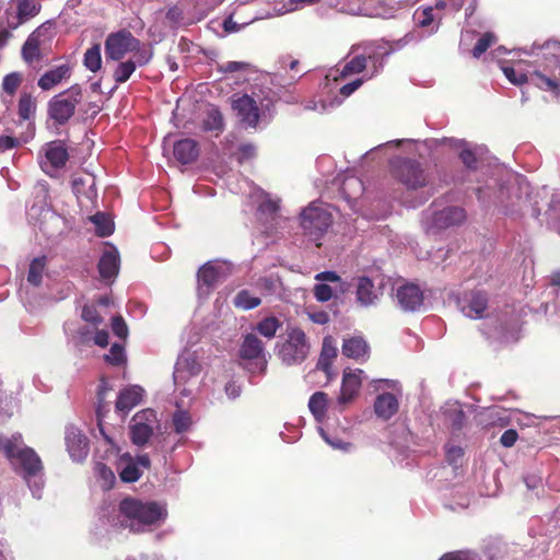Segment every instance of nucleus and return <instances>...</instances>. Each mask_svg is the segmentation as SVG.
<instances>
[{"label":"nucleus","mask_w":560,"mask_h":560,"mask_svg":"<svg viewBox=\"0 0 560 560\" xmlns=\"http://www.w3.org/2000/svg\"><path fill=\"white\" fill-rule=\"evenodd\" d=\"M240 359L242 365L250 374L262 375L268 365V355L265 343L254 332L246 334L240 346Z\"/></svg>","instance_id":"39448f33"},{"label":"nucleus","mask_w":560,"mask_h":560,"mask_svg":"<svg viewBox=\"0 0 560 560\" xmlns=\"http://www.w3.org/2000/svg\"><path fill=\"white\" fill-rule=\"evenodd\" d=\"M19 144V140L11 136L0 137V151L4 152L15 148Z\"/></svg>","instance_id":"69168bd1"},{"label":"nucleus","mask_w":560,"mask_h":560,"mask_svg":"<svg viewBox=\"0 0 560 560\" xmlns=\"http://www.w3.org/2000/svg\"><path fill=\"white\" fill-rule=\"evenodd\" d=\"M47 257L39 256L34 258L28 267L27 272V282L34 287H38L42 284L43 277L46 270Z\"/></svg>","instance_id":"e433bc0d"},{"label":"nucleus","mask_w":560,"mask_h":560,"mask_svg":"<svg viewBox=\"0 0 560 560\" xmlns=\"http://www.w3.org/2000/svg\"><path fill=\"white\" fill-rule=\"evenodd\" d=\"M395 301L404 312H419L423 307L424 294L415 283H405L396 289Z\"/></svg>","instance_id":"dca6fc26"},{"label":"nucleus","mask_w":560,"mask_h":560,"mask_svg":"<svg viewBox=\"0 0 560 560\" xmlns=\"http://www.w3.org/2000/svg\"><path fill=\"white\" fill-rule=\"evenodd\" d=\"M233 272V264L226 260L206 262L198 271V295L208 298L215 285Z\"/></svg>","instance_id":"6e6552de"},{"label":"nucleus","mask_w":560,"mask_h":560,"mask_svg":"<svg viewBox=\"0 0 560 560\" xmlns=\"http://www.w3.org/2000/svg\"><path fill=\"white\" fill-rule=\"evenodd\" d=\"M549 212L551 218L557 220V231L560 234V191L552 196Z\"/></svg>","instance_id":"6e6d98bb"},{"label":"nucleus","mask_w":560,"mask_h":560,"mask_svg":"<svg viewBox=\"0 0 560 560\" xmlns=\"http://www.w3.org/2000/svg\"><path fill=\"white\" fill-rule=\"evenodd\" d=\"M369 347L360 337H353L343 341L342 353L351 359L360 360L368 355Z\"/></svg>","instance_id":"473e14b6"},{"label":"nucleus","mask_w":560,"mask_h":560,"mask_svg":"<svg viewBox=\"0 0 560 560\" xmlns=\"http://www.w3.org/2000/svg\"><path fill=\"white\" fill-rule=\"evenodd\" d=\"M156 421V413L152 409L148 408L137 412L129 424L131 442L137 446L145 445L153 434Z\"/></svg>","instance_id":"f8f14e48"},{"label":"nucleus","mask_w":560,"mask_h":560,"mask_svg":"<svg viewBox=\"0 0 560 560\" xmlns=\"http://www.w3.org/2000/svg\"><path fill=\"white\" fill-rule=\"evenodd\" d=\"M144 390L139 385H130L119 392L116 400V410L128 413L142 400Z\"/></svg>","instance_id":"393cba45"},{"label":"nucleus","mask_w":560,"mask_h":560,"mask_svg":"<svg viewBox=\"0 0 560 560\" xmlns=\"http://www.w3.org/2000/svg\"><path fill=\"white\" fill-rule=\"evenodd\" d=\"M481 330L485 331V334H487L489 338H498L503 342H509L511 340H513V341L517 340V337H515L514 335H512L510 337L505 332V331H508V328L505 326H503L502 324L500 325V327H495V329H494V331H499L498 334L497 332H493V334L487 332L488 330L486 328H482Z\"/></svg>","instance_id":"13d9d810"},{"label":"nucleus","mask_w":560,"mask_h":560,"mask_svg":"<svg viewBox=\"0 0 560 560\" xmlns=\"http://www.w3.org/2000/svg\"><path fill=\"white\" fill-rule=\"evenodd\" d=\"M332 223L329 207L323 202L313 201L300 214V225L304 236L317 247Z\"/></svg>","instance_id":"7ed1b4c3"},{"label":"nucleus","mask_w":560,"mask_h":560,"mask_svg":"<svg viewBox=\"0 0 560 560\" xmlns=\"http://www.w3.org/2000/svg\"><path fill=\"white\" fill-rule=\"evenodd\" d=\"M112 330L119 338H126L128 327L121 316H114L112 320Z\"/></svg>","instance_id":"4d7b16f0"},{"label":"nucleus","mask_w":560,"mask_h":560,"mask_svg":"<svg viewBox=\"0 0 560 560\" xmlns=\"http://www.w3.org/2000/svg\"><path fill=\"white\" fill-rule=\"evenodd\" d=\"M357 302L364 307L374 305L381 292L375 288L373 281L368 277H359L357 280Z\"/></svg>","instance_id":"a878e982"},{"label":"nucleus","mask_w":560,"mask_h":560,"mask_svg":"<svg viewBox=\"0 0 560 560\" xmlns=\"http://www.w3.org/2000/svg\"><path fill=\"white\" fill-rule=\"evenodd\" d=\"M501 69L506 79L514 85H521L529 81L540 90L550 91L556 95L559 94L560 89L558 81L544 75L539 71H535L529 77H527L524 72L517 71L513 67H510L508 65H502Z\"/></svg>","instance_id":"ddd939ff"},{"label":"nucleus","mask_w":560,"mask_h":560,"mask_svg":"<svg viewBox=\"0 0 560 560\" xmlns=\"http://www.w3.org/2000/svg\"><path fill=\"white\" fill-rule=\"evenodd\" d=\"M82 97V89L78 84L55 95L48 102V117L57 125H65L74 115L75 107L81 103Z\"/></svg>","instance_id":"0eeeda50"},{"label":"nucleus","mask_w":560,"mask_h":560,"mask_svg":"<svg viewBox=\"0 0 560 560\" xmlns=\"http://www.w3.org/2000/svg\"><path fill=\"white\" fill-rule=\"evenodd\" d=\"M495 42V37L491 33H485L477 42L472 49V56L480 58L483 52Z\"/></svg>","instance_id":"8fccbe9b"},{"label":"nucleus","mask_w":560,"mask_h":560,"mask_svg":"<svg viewBox=\"0 0 560 560\" xmlns=\"http://www.w3.org/2000/svg\"><path fill=\"white\" fill-rule=\"evenodd\" d=\"M22 83V75L19 72H11L2 80V91L13 96Z\"/></svg>","instance_id":"49530a36"},{"label":"nucleus","mask_w":560,"mask_h":560,"mask_svg":"<svg viewBox=\"0 0 560 560\" xmlns=\"http://www.w3.org/2000/svg\"><path fill=\"white\" fill-rule=\"evenodd\" d=\"M72 188L79 198L84 196L89 200H92L96 197L95 179L91 175L75 177L72 182Z\"/></svg>","instance_id":"72a5a7b5"},{"label":"nucleus","mask_w":560,"mask_h":560,"mask_svg":"<svg viewBox=\"0 0 560 560\" xmlns=\"http://www.w3.org/2000/svg\"><path fill=\"white\" fill-rule=\"evenodd\" d=\"M140 40L131 32L120 30L110 33L105 39V55L107 59L119 61L127 54L138 51Z\"/></svg>","instance_id":"9b49d317"},{"label":"nucleus","mask_w":560,"mask_h":560,"mask_svg":"<svg viewBox=\"0 0 560 560\" xmlns=\"http://www.w3.org/2000/svg\"><path fill=\"white\" fill-rule=\"evenodd\" d=\"M71 74V68L67 65H60L56 68L46 71L39 79H38V86L44 91H49L57 84H59L62 80H66Z\"/></svg>","instance_id":"c85d7f7f"},{"label":"nucleus","mask_w":560,"mask_h":560,"mask_svg":"<svg viewBox=\"0 0 560 560\" xmlns=\"http://www.w3.org/2000/svg\"><path fill=\"white\" fill-rule=\"evenodd\" d=\"M166 516V509L156 502L126 498L119 503L114 525L128 528L132 533H143L163 523Z\"/></svg>","instance_id":"f03ea898"},{"label":"nucleus","mask_w":560,"mask_h":560,"mask_svg":"<svg viewBox=\"0 0 560 560\" xmlns=\"http://www.w3.org/2000/svg\"><path fill=\"white\" fill-rule=\"evenodd\" d=\"M119 253L110 246L104 250L98 261V271L104 280L115 278L119 271Z\"/></svg>","instance_id":"bb28decb"},{"label":"nucleus","mask_w":560,"mask_h":560,"mask_svg":"<svg viewBox=\"0 0 560 560\" xmlns=\"http://www.w3.org/2000/svg\"><path fill=\"white\" fill-rule=\"evenodd\" d=\"M135 52H136V56H135L136 59L133 61H136L137 67L145 66L147 63L150 62V60L153 57L152 50L141 49V46L139 47V50L135 51Z\"/></svg>","instance_id":"680f3d73"},{"label":"nucleus","mask_w":560,"mask_h":560,"mask_svg":"<svg viewBox=\"0 0 560 560\" xmlns=\"http://www.w3.org/2000/svg\"><path fill=\"white\" fill-rule=\"evenodd\" d=\"M233 109L237 113V116L243 125L246 127H256L259 118L260 112L256 104V101L248 96L242 95L233 101Z\"/></svg>","instance_id":"5701e85b"},{"label":"nucleus","mask_w":560,"mask_h":560,"mask_svg":"<svg viewBox=\"0 0 560 560\" xmlns=\"http://www.w3.org/2000/svg\"><path fill=\"white\" fill-rule=\"evenodd\" d=\"M83 320L91 323L95 326L103 323V318L98 315L95 305H85L82 310Z\"/></svg>","instance_id":"864d4df0"},{"label":"nucleus","mask_w":560,"mask_h":560,"mask_svg":"<svg viewBox=\"0 0 560 560\" xmlns=\"http://www.w3.org/2000/svg\"><path fill=\"white\" fill-rule=\"evenodd\" d=\"M314 295L319 302H327L332 296L331 288L326 283H317L314 287Z\"/></svg>","instance_id":"5fc2aeb1"},{"label":"nucleus","mask_w":560,"mask_h":560,"mask_svg":"<svg viewBox=\"0 0 560 560\" xmlns=\"http://www.w3.org/2000/svg\"><path fill=\"white\" fill-rule=\"evenodd\" d=\"M206 131L221 132L223 130V117L217 107L208 108L202 122Z\"/></svg>","instance_id":"79ce46f5"},{"label":"nucleus","mask_w":560,"mask_h":560,"mask_svg":"<svg viewBox=\"0 0 560 560\" xmlns=\"http://www.w3.org/2000/svg\"><path fill=\"white\" fill-rule=\"evenodd\" d=\"M336 355L337 347L335 340L330 336L325 337L323 340L322 352L318 359V368L325 372H328Z\"/></svg>","instance_id":"c9c22d12"},{"label":"nucleus","mask_w":560,"mask_h":560,"mask_svg":"<svg viewBox=\"0 0 560 560\" xmlns=\"http://www.w3.org/2000/svg\"><path fill=\"white\" fill-rule=\"evenodd\" d=\"M456 305L466 317L478 319L488 307V295L480 290L465 291L456 298Z\"/></svg>","instance_id":"4468645a"},{"label":"nucleus","mask_w":560,"mask_h":560,"mask_svg":"<svg viewBox=\"0 0 560 560\" xmlns=\"http://www.w3.org/2000/svg\"><path fill=\"white\" fill-rule=\"evenodd\" d=\"M319 2V0H288L287 3H284V12H293L300 9H303L304 7L312 5Z\"/></svg>","instance_id":"bf43d9fd"},{"label":"nucleus","mask_w":560,"mask_h":560,"mask_svg":"<svg viewBox=\"0 0 560 560\" xmlns=\"http://www.w3.org/2000/svg\"><path fill=\"white\" fill-rule=\"evenodd\" d=\"M249 67L248 63L243 61H228L220 66V71L222 72H236L240 70H245Z\"/></svg>","instance_id":"052dcab7"},{"label":"nucleus","mask_w":560,"mask_h":560,"mask_svg":"<svg viewBox=\"0 0 560 560\" xmlns=\"http://www.w3.org/2000/svg\"><path fill=\"white\" fill-rule=\"evenodd\" d=\"M90 221L94 224L96 234L101 237L109 236L114 232L113 220L104 212H97L90 217Z\"/></svg>","instance_id":"58836bf2"},{"label":"nucleus","mask_w":560,"mask_h":560,"mask_svg":"<svg viewBox=\"0 0 560 560\" xmlns=\"http://www.w3.org/2000/svg\"><path fill=\"white\" fill-rule=\"evenodd\" d=\"M398 399L389 393L378 395L374 401L375 415L383 420L390 419L398 411Z\"/></svg>","instance_id":"c756f323"},{"label":"nucleus","mask_w":560,"mask_h":560,"mask_svg":"<svg viewBox=\"0 0 560 560\" xmlns=\"http://www.w3.org/2000/svg\"><path fill=\"white\" fill-rule=\"evenodd\" d=\"M363 83V79H355L350 83H347L340 88V94L342 95V98L340 100H334L329 106H338L342 103V100L350 96L354 91H357Z\"/></svg>","instance_id":"603ef678"},{"label":"nucleus","mask_w":560,"mask_h":560,"mask_svg":"<svg viewBox=\"0 0 560 560\" xmlns=\"http://www.w3.org/2000/svg\"><path fill=\"white\" fill-rule=\"evenodd\" d=\"M173 425L177 433H184L188 431L191 425V418L188 412L184 410H177L173 415Z\"/></svg>","instance_id":"de8ad7c7"},{"label":"nucleus","mask_w":560,"mask_h":560,"mask_svg":"<svg viewBox=\"0 0 560 560\" xmlns=\"http://www.w3.org/2000/svg\"><path fill=\"white\" fill-rule=\"evenodd\" d=\"M392 174L408 189L425 185L427 178L419 162L399 156L389 160Z\"/></svg>","instance_id":"1a4fd4ad"},{"label":"nucleus","mask_w":560,"mask_h":560,"mask_svg":"<svg viewBox=\"0 0 560 560\" xmlns=\"http://www.w3.org/2000/svg\"><path fill=\"white\" fill-rule=\"evenodd\" d=\"M136 69L137 63L133 59L119 62L114 71V79L116 83L121 84L127 82Z\"/></svg>","instance_id":"c03bdc74"},{"label":"nucleus","mask_w":560,"mask_h":560,"mask_svg":"<svg viewBox=\"0 0 560 560\" xmlns=\"http://www.w3.org/2000/svg\"><path fill=\"white\" fill-rule=\"evenodd\" d=\"M433 20H434L433 9L425 8L421 12V15L418 18V23L420 26L424 27V26H429L433 22Z\"/></svg>","instance_id":"774afa93"},{"label":"nucleus","mask_w":560,"mask_h":560,"mask_svg":"<svg viewBox=\"0 0 560 560\" xmlns=\"http://www.w3.org/2000/svg\"><path fill=\"white\" fill-rule=\"evenodd\" d=\"M252 198L258 203L259 218L266 221H275L278 218L280 210V198L271 196L270 194L261 190L260 188H254L252 191Z\"/></svg>","instance_id":"4be33fe9"},{"label":"nucleus","mask_w":560,"mask_h":560,"mask_svg":"<svg viewBox=\"0 0 560 560\" xmlns=\"http://www.w3.org/2000/svg\"><path fill=\"white\" fill-rule=\"evenodd\" d=\"M45 159L42 160L40 165L45 173L55 175L62 168L68 159V150L62 141H51L45 147Z\"/></svg>","instance_id":"f3484780"},{"label":"nucleus","mask_w":560,"mask_h":560,"mask_svg":"<svg viewBox=\"0 0 560 560\" xmlns=\"http://www.w3.org/2000/svg\"><path fill=\"white\" fill-rule=\"evenodd\" d=\"M201 366L197 357L189 350L183 351L176 361L173 377L176 388L183 397H189L195 389V378L199 375Z\"/></svg>","instance_id":"423d86ee"},{"label":"nucleus","mask_w":560,"mask_h":560,"mask_svg":"<svg viewBox=\"0 0 560 560\" xmlns=\"http://www.w3.org/2000/svg\"><path fill=\"white\" fill-rule=\"evenodd\" d=\"M281 326L282 323L278 317L267 316L256 324L254 330L266 339L271 340L276 337Z\"/></svg>","instance_id":"f704fd0d"},{"label":"nucleus","mask_w":560,"mask_h":560,"mask_svg":"<svg viewBox=\"0 0 560 560\" xmlns=\"http://www.w3.org/2000/svg\"><path fill=\"white\" fill-rule=\"evenodd\" d=\"M14 2L15 10H5V24L11 30H16L40 10V5L35 0H14Z\"/></svg>","instance_id":"a211bd4d"},{"label":"nucleus","mask_w":560,"mask_h":560,"mask_svg":"<svg viewBox=\"0 0 560 560\" xmlns=\"http://www.w3.org/2000/svg\"><path fill=\"white\" fill-rule=\"evenodd\" d=\"M173 152L178 162L189 164L198 158V143L192 139H182L174 144Z\"/></svg>","instance_id":"7c9ffc66"},{"label":"nucleus","mask_w":560,"mask_h":560,"mask_svg":"<svg viewBox=\"0 0 560 560\" xmlns=\"http://www.w3.org/2000/svg\"><path fill=\"white\" fill-rule=\"evenodd\" d=\"M261 300L260 298L252 294L248 290L244 289L237 292V294L233 299V304L235 307L243 310V311H249L258 305H260Z\"/></svg>","instance_id":"ea45409f"},{"label":"nucleus","mask_w":560,"mask_h":560,"mask_svg":"<svg viewBox=\"0 0 560 560\" xmlns=\"http://www.w3.org/2000/svg\"><path fill=\"white\" fill-rule=\"evenodd\" d=\"M308 408L316 421L322 422L327 410V394L324 392L314 393L308 400Z\"/></svg>","instance_id":"4c0bfd02"},{"label":"nucleus","mask_w":560,"mask_h":560,"mask_svg":"<svg viewBox=\"0 0 560 560\" xmlns=\"http://www.w3.org/2000/svg\"><path fill=\"white\" fill-rule=\"evenodd\" d=\"M150 464L147 454L140 455L136 459H132L129 454H124L118 465L120 479L125 482L137 481L142 475V469H148Z\"/></svg>","instance_id":"6ab92c4d"},{"label":"nucleus","mask_w":560,"mask_h":560,"mask_svg":"<svg viewBox=\"0 0 560 560\" xmlns=\"http://www.w3.org/2000/svg\"><path fill=\"white\" fill-rule=\"evenodd\" d=\"M65 441L72 460L82 462L88 457L89 440L77 427L68 425L66 428Z\"/></svg>","instance_id":"aec40b11"},{"label":"nucleus","mask_w":560,"mask_h":560,"mask_svg":"<svg viewBox=\"0 0 560 560\" xmlns=\"http://www.w3.org/2000/svg\"><path fill=\"white\" fill-rule=\"evenodd\" d=\"M494 186L477 188L478 199L486 206H493L500 213L513 219L526 213L538 218L540 210L532 197L529 183L521 175L512 174L497 189Z\"/></svg>","instance_id":"f257e3e1"},{"label":"nucleus","mask_w":560,"mask_h":560,"mask_svg":"<svg viewBox=\"0 0 560 560\" xmlns=\"http://www.w3.org/2000/svg\"><path fill=\"white\" fill-rule=\"evenodd\" d=\"M43 33V27L34 31L22 47V57L27 63H32L40 58V40L39 37Z\"/></svg>","instance_id":"2f4dec72"},{"label":"nucleus","mask_w":560,"mask_h":560,"mask_svg":"<svg viewBox=\"0 0 560 560\" xmlns=\"http://www.w3.org/2000/svg\"><path fill=\"white\" fill-rule=\"evenodd\" d=\"M466 218L464 209L459 207H446L440 211L429 210L423 217V226L429 234H435L441 230L458 225Z\"/></svg>","instance_id":"9d476101"},{"label":"nucleus","mask_w":560,"mask_h":560,"mask_svg":"<svg viewBox=\"0 0 560 560\" xmlns=\"http://www.w3.org/2000/svg\"><path fill=\"white\" fill-rule=\"evenodd\" d=\"M366 67V59L363 56V54H359L355 57H353L350 61H348L342 70L341 75L346 77L353 73H360L363 69Z\"/></svg>","instance_id":"a18cd8bd"},{"label":"nucleus","mask_w":560,"mask_h":560,"mask_svg":"<svg viewBox=\"0 0 560 560\" xmlns=\"http://www.w3.org/2000/svg\"><path fill=\"white\" fill-rule=\"evenodd\" d=\"M320 436L324 439V441L330 445L335 450H340L343 452H349L352 447L351 443L345 442L337 436H330L327 434V432L323 428H318Z\"/></svg>","instance_id":"09e8293b"},{"label":"nucleus","mask_w":560,"mask_h":560,"mask_svg":"<svg viewBox=\"0 0 560 560\" xmlns=\"http://www.w3.org/2000/svg\"><path fill=\"white\" fill-rule=\"evenodd\" d=\"M439 145L447 147L458 152L462 162L468 168L477 167V154L482 150L480 147L472 145L465 140L456 138H442L436 140Z\"/></svg>","instance_id":"412c9836"},{"label":"nucleus","mask_w":560,"mask_h":560,"mask_svg":"<svg viewBox=\"0 0 560 560\" xmlns=\"http://www.w3.org/2000/svg\"><path fill=\"white\" fill-rule=\"evenodd\" d=\"M225 393L229 398L235 399V398L240 397V395L242 393V387L236 382L231 381L225 385Z\"/></svg>","instance_id":"338daca9"},{"label":"nucleus","mask_w":560,"mask_h":560,"mask_svg":"<svg viewBox=\"0 0 560 560\" xmlns=\"http://www.w3.org/2000/svg\"><path fill=\"white\" fill-rule=\"evenodd\" d=\"M106 388L105 386H101L98 390V406L96 409V417H97V427L100 430V433L102 434L104 441L109 445L110 450L115 453H118L119 446L118 441L115 435L106 432L104 424H103V417L104 413L108 410V406H106L103 401L105 398Z\"/></svg>","instance_id":"cd10ccee"},{"label":"nucleus","mask_w":560,"mask_h":560,"mask_svg":"<svg viewBox=\"0 0 560 560\" xmlns=\"http://www.w3.org/2000/svg\"><path fill=\"white\" fill-rule=\"evenodd\" d=\"M83 65L91 72H97L102 68L101 45L94 44L86 49L83 56Z\"/></svg>","instance_id":"a19ab883"},{"label":"nucleus","mask_w":560,"mask_h":560,"mask_svg":"<svg viewBox=\"0 0 560 560\" xmlns=\"http://www.w3.org/2000/svg\"><path fill=\"white\" fill-rule=\"evenodd\" d=\"M311 343L299 327H288L284 336L277 342L276 353L287 366L300 365L310 354Z\"/></svg>","instance_id":"20e7f679"},{"label":"nucleus","mask_w":560,"mask_h":560,"mask_svg":"<svg viewBox=\"0 0 560 560\" xmlns=\"http://www.w3.org/2000/svg\"><path fill=\"white\" fill-rule=\"evenodd\" d=\"M517 432L513 429H509L503 432V434L500 438V442L505 447H511L515 444L517 441Z\"/></svg>","instance_id":"e2e57ef3"},{"label":"nucleus","mask_w":560,"mask_h":560,"mask_svg":"<svg viewBox=\"0 0 560 560\" xmlns=\"http://www.w3.org/2000/svg\"><path fill=\"white\" fill-rule=\"evenodd\" d=\"M463 456V448L459 446H447L446 458L450 464H456L457 460Z\"/></svg>","instance_id":"0e129e2a"},{"label":"nucleus","mask_w":560,"mask_h":560,"mask_svg":"<svg viewBox=\"0 0 560 560\" xmlns=\"http://www.w3.org/2000/svg\"><path fill=\"white\" fill-rule=\"evenodd\" d=\"M359 49H362V54L366 61L369 60L372 65L373 71L369 78L376 75L383 69L385 58L395 51L393 45L384 40L364 43L352 47L353 51Z\"/></svg>","instance_id":"2eb2a0df"},{"label":"nucleus","mask_w":560,"mask_h":560,"mask_svg":"<svg viewBox=\"0 0 560 560\" xmlns=\"http://www.w3.org/2000/svg\"><path fill=\"white\" fill-rule=\"evenodd\" d=\"M363 371L357 369L354 371L345 372L342 377L341 393L338 397V405L345 406L350 402L358 394L362 384Z\"/></svg>","instance_id":"b1692460"},{"label":"nucleus","mask_w":560,"mask_h":560,"mask_svg":"<svg viewBox=\"0 0 560 560\" xmlns=\"http://www.w3.org/2000/svg\"><path fill=\"white\" fill-rule=\"evenodd\" d=\"M126 355L124 347L119 343H114L109 352L105 354V360L114 365H119L125 362Z\"/></svg>","instance_id":"3c124183"},{"label":"nucleus","mask_w":560,"mask_h":560,"mask_svg":"<svg viewBox=\"0 0 560 560\" xmlns=\"http://www.w3.org/2000/svg\"><path fill=\"white\" fill-rule=\"evenodd\" d=\"M36 110V102L30 94H23L19 101V117L23 120L30 121ZM31 126V122H28Z\"/></svg>","instance_id":"37998d69"}]
</instances>
